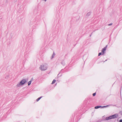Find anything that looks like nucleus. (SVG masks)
<instances>
[{
  "mask_svg": "<svg viewBox=\"0 0 122 122\" xmlns=\"http://www.w3.org/2000/svg\"><path fill=\"white\" fill-rule=\"evenodd\" d=\"M102 54V53L101 52L99 53L98 54V56H100Z\"/></svg>",
  "mask_w": 122,
  "mask_h": 122,
  "instance_id": "nucleus-12",
  "label": "nucleus"
},
{
  "mask_svg": "<svg viewBox=\"0 0 122 122\" xmlns=\"http://www.w3.org/2000/svg\"><path fill=\"white\" fill-rule=\"evenodd\" d=\"M42 97H40L39 98H37L36 100V101L37 102H38V101L41 98H42Z\"/></svg>",
  "mask_w": 122,
  "mask_h": 122,
  "instance_id": "nucleus-8",
  "label": "nucleus"
},
{
  "mask_svg": "<svg viewBox=\"0 0 122 122\" xmlns=\"http://www.w3.org/2000/svg\"><path fill=\"white\" fill-rule=\"evenodd\" d=\"M109 105H107L106 106H96L95 107V108L96 109H97L98 108H104L105 107H109Z\"/></svg>",
  "mask_w": 122,
  "mask_h": 122,
  "instance_id": "nucleus-4",
  "label": "nucleus"
},
{
  "mask_svg": "<svg viewBox=\"0 0 122 122\" xmlns=\"http://www.w3.org/2000/svg\"><path fill=\"white\" fill-rule=\"evenodd\" d=\"M26 82V80L25 79H23L20 81L16 85V86L17 87H20L21 86H22Z\"/></svg>",
  "mask_w": 122,
  "mask_h": 122,
  "instance_id": "nucleus-2",
  "label": "nucleus"
},
{
  "mask_svg": "<svg viewBox=\"0 0 122 122\" xmlns=\"http://www.w3.org/2000/svg\"><path fill=\"white\" fill-rule=\"evenodd\" d=\"M107 45L104 48L102 49V52L103 53L102 54H103L105 52V51L106 50L107 48Z\"/></svg>",
  "mask_w": 122,
  "mask_h": 122,
  "instance_id": "nucleus-5",
  "label": "nucleus"
},
{
  "mask_svg": "<svg viewBox=\"0 0 122 122\" xmlns=\"http://www.w3.org/2000/svg\"><path fill=\"white\" fill-rule=\"evenodd\" d=\"M41 0L42 1H44L45 2H46L47 0Z\"/></svg>",
  "mask_w": 122,
  "mask_h": 122,
  "instance_id": "nucleus-15",
  "label": "nucleus"
},
{
  "mask_svg": "<svg viewBox=\"0 0 122 122\" xmlns=\"http://www.w3.org/2000/svg\"><path fill=\"white\" fill-rule=\"evenodd\" d=\"M56 81V80L54 79L52 81V83H51L52 84H53L55 83Z\"/></svg>",
  "mask_w": 122,
  "mask_h": 122,
  "instance_id": "nucleus-9",
  "label": "nucleus"
},
{
  "mask_svg": "<svg viewBox=\"0 0 122 122\" xmlns=\"http://www.w3.org/2000/svg\"><path fill=\"white\" fill-rule=\"evenodd\" d=\"M96 95V93H94L93 94V96H95Z\"/></svg>",
  "mask_w": 122,
  "mask_h": 122,
  "instance_id": "nucleus-11",
  "label": "nucleus"
},
{
  "mask_svg": "<svg viewBox=\"0 0 122 122\" xmlns=\"http://www.w3.org/2000/svg\"><path fill=\"white\" fill-rule=\"evenodd\" d=\"M112 25V23H110L108 25Z\"/></svg>",
  "mask_w": 122,
  "mask_h": 122,
  "instance_id": "nucleus-14",
  "label": "nucleus"
},
{
  "mask_svg": "<svg viewBox=\"0 0 122 122\" xmlns=\"http://www.w3.org/2000/svg\"><path fill=\"white\" fill-rule=\"evenodd\" d=\"M62 64H64V61H62L61 63Z\"/></svg>",
  "mask_w": 122,
  "mask_h": 122,
  "instance_id": "nucleus-13",
  "label": "nucleus"
},
{
  "mask_svg": "<svg viewBox=\"0 0 122 122\" xmlns=\"http://www.w3.org/2000/svg\"><path fill=\"white\" fill-rule=\"evenodd\" d=\"M118 116V115L117 114H115L112 115L108 117H107L106 118L105 120H108L111 119H112L115 118H116Z\"/></svg>",
  "mask_w": 122,
  "mask_h": 122,
  "instance_id": "nucleus-3",
  "label": "nucleus"
},
{
  "mask_svg": "<svg viewBox=\"0 0 122 122\" xmlns=\"http://www.w3.org/2000/svg\"><path fill=\"white\" fill-rule=\"evenodd\" d=\"M91 14V12H89L87 13V14H86V15L88 16L90 15Z\"/></svg>",
  "mask_w": 122,
  "mask_h": 122,
  "instance_id": "nucleus-10",
  "label": "nucleus"
},
{
  "mask_svg": "<svg viewBox=\"0 0 122 122\" xmlns=\"http://www.w3.org/2000/svg\"><path fill=\"white\" fill-rule=\"evenodd\" d=\"M47 65L45 63L42 64L39 67V69L42 71H45L47 69Z\"/></svg>",
  "mask_w": 122,
  "mask_h": 122,
  "instance_id": "nucleus-1",
  "label": "nucleus"
},
{
  "mask_svg": "<svg viewBox=\"0 0 122 122\" xmlns=\"http://www.w3.org/2000/svg\"><path fill=\"white\" fill-rule=\"evenodd\" d=\"M55 54L54 52H53V54L52 56L51 57V59L52 60L53 59V58L55 56Z\"/></svg>",
  "mask_w": 122,
  "mask_h": 122,
  "instance_id": "nucleus-7",
  "label": "nucleus"
},
{
  "mask_svg": "<svg viewBox=\"0 0 122 122\" xmlns=\"http://www.w3.org/2000/svg\"><path fill=\"white\" fill-rule=\"evenodd\" d=\"M119 122H122V120L121 119L120 120Z\"/></svg>",
  "mask_w": 122,
  "mask_h": 122,
  "instance_id": "nucleus-16",
  "label": "nucleus"
},
{
  "mask_svg": "<svg viewBox=\"0 0 122 122\" xmlns=\"http://www.w3.org/2000/svg\"><path fill=\"white\" fill-rule=\"evenodd\" d=\"M33 78H32L31 79V80L28 82V86H29L30 84L32 81H33Z\"/></svg>",
  "mask_w": 122,
  "mask_h": 122,
  "instance_id": "nucleus-6",
  "label": "nucleus"
}]
</instances>
